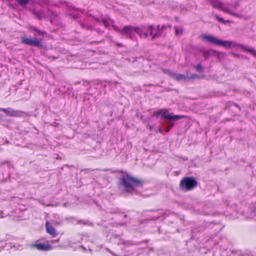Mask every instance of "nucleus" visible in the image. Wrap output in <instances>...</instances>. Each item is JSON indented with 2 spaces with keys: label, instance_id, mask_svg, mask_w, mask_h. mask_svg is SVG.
Segmentation results:
<instances>
[{
  "label": "nucleus",
  "instance_id": "72a5a7b5",
  "mask_svg": "<svg viewBox=\"0 0 256 256\" xmlns=\"http://www.w3.org/2000/svg\"><path fill=\"white\" fill-rule=\"evenodd\" d=\"M170 129V128H169L168 127V128H167V129L166 130V132H168Z\"/></svg>",
  "mask_w": 256,
  "mask_h": 256
},
{
  "label": "nucleus",
  "instance_id": "f8f14e48",
  "mask_svg": "<svg viewBox=\"0 0 256 256\" xmlns=\"http://www.w3.org/2000/svg\"><path fill=\"white\" fill-rule=\"evenodd\" d=\"M173 74V78L177 81H188V76L183 74Z\"/></svg>",
  "mask_w": 256,
  "mask_h": 256
},
{
  "label": "nucleus",
  "instance_id": "aec40b11",
  "mask_svg": "<svg viewBox=\"0 0 256 256\" xmlns=\"http://www.w3.org/2000/svg\"><path fill=\"white\" fill-rule=\"evenodd\" d=\"M169 26H170L166 25H162V26H160L159 25L158 26V32H162L163 30H165L166 28Z\"/></svg>",
  "mask_w": 256,
  "mask_h": 256
},
{
  "label": "nucleus",
  "instance_id": "b1692460",
  "mask_svg": "<svg viewBox=\"0 0 256 256\" xmlns=\"http://www.w3.org/2000/svg\"><path fill=\"white\" fill-rule=\"evenodd\" d=\"M230 54L231 55H232V56H234V57L247 58L246 56H243L242 55H240V54H235L234 52H230Z\"/></svg>",
  "mask_w": 256,
  "mask_h": 256
},
{
  "label": "nucleus",
  "instance_id": "4468645a",
  "mask_svg": "<svg viewBox=\"0 0 256 256\" xmlns=\"http://www.w3.org/2000/svg\"><path fill=\"white\" fill-rule=\"evenodd\" d=\"M225 12L238 18H244V16L242 15L234 12L230 11L228 8H226V10H225Z\"/></svg>",
  "mask_w": 256,
  "mask_h": 256
},
{
  "label": "nucleus",
  "instance_id": "f3484780",
  "mask_svg": "<svg viewBox=\"0 0 256 256\" xmlns=\"http://www.w3.org/2000/svg\"><path fill=\"white\" fill-rule=\"evenodd\" d=\"M214 17L218 20L222 24H226V22H229V20H226L223 18L219 17L218 15L215 14Z\"/></svg>",
  "mask_w": 256,
  "mask_h": 256
},
{
  "label": "nucleus",
  "instance_id": "9d476101",
  "mask_svg": "<svg viewBox=\"0 0 256 256\" xmlns=\"http://www.w3.org/2000/svg\"><path fill=\"white\" fill-rule=\"evenodd\" d=\"M231 47L232 46H239V47H240L242 48V50L245 51V52H249L250 53L252 56H254V57L256 58V51L253 49V48H248V46L244 45V44H237L236 42H232L231 41Z\"/></svg>",
  "mask_w": 256,
  "mask_h": 256
},
{
  "label": "nucleus",
  "instance_id": "6ab92c4d",
  "mask_svg": "<svg viewBox=\"0 0 256 256\" xmlns=\"http://www.w3.org/2000/svg\"><path fill=\"white\" fill-rule=\"evenodd\" d=\"M114 29L116 31L119 32L122 34H126V32H122L124 30V28L122 29H120L117 26H113Z\"/></svg>",
  "mask_w": 256,
  "mask_h": 256
},
{
  "label": "nucleus",
  "instance_id": "c85d7f7f",
  "mask_svg": "<svg viewBox=\"0 0 256 256\" xmlns=\"http://www.w3.org/2000/svg\"><path fill=\"white\" fill-rule=\"evenodd\" d=\"M60 241V239L57 240H53L51 241L52 242H58Z\"/></svg>",
  "mask_w": 256,
  "mask_h": 256
},
{
  "label": "nucleus",
  "instance_id": "7c9ffc66",
  "mask_svg": "<svg viewBox=\"0 0 256 256\" xmlns=\"http://www.w3.org/2000/svg\"><path fill=\"white\" fill-rule=\"evenodd\" d=\"M174 126V123L172 122L170 124V125L168 126L169 128H171Z\"/></svg>",
  "mask_w": 256,
  "mask_h": 256
},
{
  "label": "nucleus",
  "instance_id": "e433bc0d",
  "mask_svg": "<svg viewBox=\"0 0 256 256\" xmlns=\"http://www.w3.org/2000/svg\"><path fill=\"white\" fill-rule=\"evenodd\" d=\"M150 35H152V30H150Z\"/></svg>",
  "mask_w": 256,
  "mask_h": 256
},
{
  "label": "nucleus",
  "instance_id": "f704fd0d",
  "mask_svg": "<svg viewBox=\"0 0 256 256\" xmlns=\"http://www.w3.org/2000/svg\"><path fill=\"white\" fill-rule=\"evenodd\" d=\"M162 128H159L158 130V132H162Z\"/></svg>",
  "mask_w": 256,
  "mask_h": 256
},
{
  "label": "nucleus",
  "instance_id": "20e7f679",
  "mask_svg": "<svg viewBox=\"0 0 256 256\" xmlns=\"http://www.w3.org/2000/svg\"><path fill=\"white\" fill-rule=\"evenodd\" d=\"M146 27L142 26L140 27H134L131 26H124V30L122 32H126V36L128 38H131L132 34L133 31L137 33L140 37L142 36L144 31L146 29Z\"/></svg>",
  "mask_w": 256,
  "mask_h": 256
},
{
  "label": "nucleus",
  "instance_id": "2eb2a0df",
  "mask_svg": "<svg viewBox=\"0 0 256 256\" xmlns=\"http://www.w3.org/2000/svg\"><path fill=\"white\" fill-rule=\"evenodd\" d=\"M16 0L18 2V4L22 6L26 5L28 4V2H30V0Z\"/></svg>",
  "mask_w": 256,
  "mask_h": 256
},
{
  "label": "nucleus",
  "instance_id": "f257e3e1",
  "mask_svg": "<svg viewBox=\"0 0 256 256\" xmlns=\"http://www.w3.org/2000/svg\"><path fill=\"white\" fill-rule=\"evenodd\" d=\"M143 182L142 180L132 176L128 172H122L118 185L126 192H131L136 188L141 186Z\"/></svg>",
  "mask_w": 256,
  "mask_h": 256
},
{
  "label": "nucleus",
  "instance_id": "6e6552de",
  "mask_svg": "<svg viewBox=\"0 0 256 256\" xmlns=\"http://www.w3.org/2000/svg\"><path fill=\"white\" fill-rule=\"evenodd\" d=\"M157 115H162V117L165 118H168L170 120H175L181 119L183 118L182 116L174 115L172 116L166 111L164 112V110H160L156 112Z\"/></svg>",
  "mask_w": 256,
  "mask_h": 256
},
{
  "label": "nucleus",
  "instance_id": "9b49d317",
  "mask_svg": "<svg viewBox=\"0 0 256 256\" xmlns=\"http://www.w3.org/2000/svg\"><path fill=\"white\" fill-rule=\"evenodd\" d=\"M210 4H211L214 8L219 9L225 12V10L227 8L224 6V4L220 0H209Z\"/></svg>",
  "mask_w": 256,
  "mask_h": 256
},
{
  "label": "nucleus",
  "instance_id": "0eeeda50",
  "mask_svg": "<svg viewBox=\"0 0 256 256\" xmlns=\"http://www.w3.org/2000/svg\"><path fill=\"white\" fill-rule=\"evenodd\" d=\"M0 110L4 112L7 116H18L21 117L24 115L26 114L24 112H22L20 110H14L10 108H0Z\"/></svg>",
  "mask_w": 256,
  "mask_h": 256
},
{
  "label": "nucleus",
  "instance_id": "7ed1b4c3",
  "mask_svg": "<svg viewBox=\"0 0 256 256\" xmlns=\"http://www.w3.org/2000/svg\"><path fill=\"white\" fill-rule=\"evenodd\" d=\"M202 37L204 40H205L210 44L218 46H222L227 48L231 47V41L222 40L218 39L214 36L207 34H203Z\"/></svg>",
  "mask_w": 256,
  "mask_h": 256
},
{
  "label": "nucleus",
  "instance_id": "412c9836",
  "mask_svg": "<svg viewBox=\"0 0 256 256\" xmlns=\"http://www.w3.org/2000/svg\"><path fill=\"white\" fill-rule=\"evenodd\" d=\"M30 30L38 32L40 34L42 35L46 34L45 32L38 30L34 27H31Z\"/></svg>",
  "mask_w": 256,
  "mask_h": 256
},
{
  "label": "nucleus",
  "instance_id": "423d86ee",
  "mask_svg": "<svg viewBox=\"0 0 256 256\" xmlns=\"http://www.w3.org/2000/svg\"><path fill=\"white\" fill-rule=\"evenodd\" d=\"M22 44L29 46H32L37 47L42 46V40L37 38H22Z\"/></svg>",
  "mask_w": 256,
  "mask_h": 256
},
{
  "label": "nucleus",
  "instance_id": "a211bd4d",
  "mask_svg": "<svg viewBox=\"0 0 256 256\" xmlns=\"http://www.w3.org/2000/svg\"><path fill=\"white\" fill-rule=\"evenodd\" d=\"M175 33L177 36L180 35L182 34V29L176 26L174 27Z\"/></svg>",
  "mask_w": 256,
  "mask_h": 256
},
{
  "label": "nucleus",
  "instance_id": "4be33fe9",
  "mask_svg": "<svg viewBox=\"0 0 256 256\" xmlns=\"http://www.w3.org/2000/svg\"><path fill=\"white\" fill-rule=\"evenodd\" d=\"M165 74H168L170 76L173 78V74H175V72L171 71L170 70L168 69H164L163 70Z\"/></svg>",
  "mask_w": 256,
  "mask_h": 256
},
{
  "label": "nucleus",
  "instance_id": "f03ea898",
  "mask_svg": "<svg viewBox=\"0 0 256 256\" xmlns=\"http://www.w3.org/2000/svg\"><path fill=\"white\" fill-rule=\"evenodd\" d=\"M198 182L192 176L183 178L180 181V188L184 191H190L197 186Z\"/></svg>",
  "mask_w": 256,
  "mask_h": 256
},
{
  "label": "nucleus",
  "instance_id": "a878e982",
  "mask_svg": "<svg viewBox=\"0 0 256 256\" xmlns=\"http://www.w3.org/2000/svg\"><path fill=\"white\" fill-rule=\"evenodd\" d=\"M102 23L104 26H105L106 27H108L109 26L108 22L106 20H102Z\"/></svg>",
  "mask_w": 256,
  "mask_h": 256
},
{
  "label": "nucleus",
  "instance_id": "39448f33",
  "mask_svg": "<svg viewBox=\"0 0 256 256\" xmlns=\"http://www.w3.org/2000/svg\"><path fill=\"white\" fill-rule=\"evenodd\" d=\"M30 246L32 248H36L40 251H49L53 249V247L51 245L42 243L39 240H37L34 242L30 244Z\"/></svg>",
  "mask_w": 256,
  "mask_h": 256
},
{
  "label": "nucleus",
  "instance_id": "2f4dec72",
  "mask_svg": "<svg viewBox=\"0 0 256 256\" xmlns=\"http://www.w3.org/2000/svg\"><path fill=\"white\" fill-rule=\"evenodd\" d=\"M148 28H149L152 30L154 29V26L152 25L148 26Z\"/></svg>",
  "mask_w": 256,
  "mask_h": 256
},
{
  "label": "nucleus",
  "instance_id": "cd10ccee",
  "mask_svg": "<svg viewBox=\"0 0 256 256\" xmlns=\"http://www.w3.org/2000/svg\"><path fill=\"white\" fill-rule=\"evenodd\" d=\"M80 26L84 28H86V29L92 28L91 26H85L84 24H80Z\"/></svg>",
  "mask_w": 256,
  "mask_h": 256
},
{
  "label": "nucleus",
  "instance_id": "ddd939ff",
  "mask_svg": "<svg viewBox=\"0 0 256 256\" xmlns=\"http://www.w3.org/2000/svg\"><path fill=\"white\" fill-rule=\"evenodd\" d=\"M212 52L219 54V52H218L214 50H209L204 51V53H203V56L206 59H208L209 58L210 56L212 54Z\"/></svg>",
  "mask_w": 256,
  "mask_h": 256
},
{
  "label": "nucleus",
  "instance_id": "c9c22d12",
  "mask_svg": "<svg viewBox=\"0 0 256 256\" xmlns=\"http://www.w3.org/2000/svg\"><path fill=\"white\" fill-rule=\"evenodd\" d=\"M36 16H37L38 18L39 19H41V18H42V17H41L40 16H39L38 14H37Z\"/></svg>",
  "mask_w": 256,
  "mask_h": 256
},
{
  "label": "nucleus",
  "instance_id": "1a4fd4ad",
  "mask_svg": "<svg viewBox=\"0 0 256 256\" xmlns=\"http://www.w3.org/2000/svg\"><path fill=\"white\" fill-rule=\"evenodd\" d=\"M45 226L46 232L52 237H55L58 234V232H56L55 228L48 220L46 221Z\"/></svg>",
  "mask_w": 256,
  "mask_h": 256
},
{
  "label": "nucleus",
  "instance_id": "473e14b6",
  "mask_svg": "<svg viewBox=\"0 0 256 256\" xmlns=\"http://www.w3.org/2000/svg\"><path fill=\"white\" fill-rule=\"evenodd\" d=\"M116 45L119 46H122V44H120V43L116 44Z\"/></svg>",
  "mask_w": 256,
  "mask_h": 256
},
{
  "label": "nucleus",
  "instance_id": "5701e85b",
  "mask_svg": "<svg viewBox=\"0 0 256 256\" xmlns=\"http://www.w3.org/2000/svg\"><path fill=\"white\" fill-rule=\"evenodd\" d=\"M196 69L197 71L202 72L204 70V68L200 64H197L196 66Z\"/></svg>",
  "mask_w": 256,
  "mask_h": 256
},
{
  "label": "nucleus",
  "instance_id": "c756f323",
  "mask_svg": "<svg viewBox=\"0 0 256 256\" xmlns=\"http://www.w3.org/2000/svg\"><path fill=\"white\" fill-rule=\"evenodd\" d=\"M142 35H144V38H147L148 36V34H147L146 32H143Z\"/></svg>",
  "mask_w": 256,
  "mask_h": 256
},
{
  "label": "nucleus",
  "instance_id": "393cba45",
  "mask_svg": "<svg viewBox=\"0 0 256 256\" xmlns=\"http://www.w3.org/2000/svg\"><path fill=\"white\" fill-rule=\"evenodd\" d=\"M162 34V32H158H158L154 34L153 36H152V40H154V38H156L157 37H158L160 36Z\"/></svg>",
  "mask_w": 256,
  "mask_h": 256
},
{
  "label": "nucleus",
  "instance_id": "bb28decb",
  "mask_svg": "<svg viewBox=\"0 0 256 256\" xmlns=\"http://www.w3.org/2000/svg\"><path fill=\"white\" fill-rule=\"evenodd\" d=\"M240 6V4H239V2H235V3L234 4V5H233L232 7H233L234 8H236L238 7V6Z\"/></svg>",
  "mask_w": 256,
  "mask_h": 256
},
{
  "label": "nucleus",
  "instance_id": "dca6fc26",
  "mask_svg": "<svg viewBox=\"0 0 256 256\" xmlns=\"http://www.w3.org/2000/svg\"><path fill=\"white\" fill-rule=\"evenodd\" d=\"M200 76L196 74H192L190 76H188V81L191 80L199 79Z\"/></svg>",
  "mask_w": 256,
  "mask_h": 256
}]
</instances>
